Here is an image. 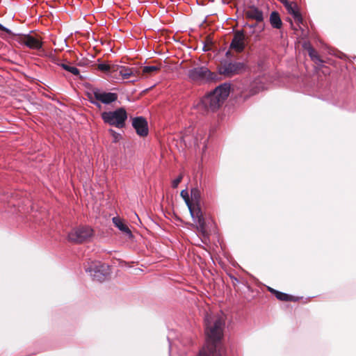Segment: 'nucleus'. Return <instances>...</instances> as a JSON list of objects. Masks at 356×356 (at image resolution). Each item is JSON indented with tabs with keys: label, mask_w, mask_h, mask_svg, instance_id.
I'll list each match as a JSON object with an SVG mask.
<instances>
[{
	"label": "nucleus",
	"mask_w": 356,
	"mask_h": 356,
	"mask_svg": "<svg viewBox=\"0 0 356 356\" xmlns=\"http://www.w3.org/2000/svg\"><path fill=\"white\" fill-rule=\"evenodd\" d=\"M207 341L197 356H222L225 348L221 343L225 327L222 314H207L204 318Z\"/></svg>",
	"instance_id": "obj_1"
},
{
	"label": "nucleus",
	"mask_w": 356,
	"mask_h": 356,
	"mask_svg": "<svg viewBox=\"0 0 356 356\" xmlns=\"http://www.w3.org/2000/svg\"><path fill=\"white\" fill-rule=\"evenodd\" d=\"M229 84L224 83L219 86L200 101L196 106L197 109L202 114L216 111L229 96Z\"/></svg>",
	"instance_id": "obj_2"
},
{
	"label": "nucleus",
	"mask_w": 356,
	"mask_h": 356,
	"mask_svg": "<svg viewBox=\"0 0 356 356\" xmlns=\"http://www.w3.org/2000/svg\"><path fill=\"white\" fill-rule=\"evenodd\" d=\"M189 211L198 232L204 235L205 220L201 209V193L198 188L191 189Z\"/></svg>",
	"instance_id": "obj_3"
},
{
	"label": "nucleus",
	"mask_w": 356,
	"mask_h": 356,
	"mask_svg": "<svg viewBox=\"0 0 356 356\" xmlns=\"http://www.w3.org/2000/svg\"><path fill=\"white\" fill-rule=\"evenodd\" d=\"M104 122L118 128H122L127 118V113L124 108H119L114 111H105L102 113Z\"/></svg>",
	"instance_id": "obj_4"
},
{
	"label": "nucleus",
	"mask_w": 356,
	"mask_h": 356,
	"mask_svg": "<svg viewBox=\"0 0 356 356\" xmlns=\"http://www.w3.org/2000/svg\"><path fill=\"white\" fill-rule=\"evenodd\" d=\"M86 271L93 280L97 282L104 281L110 274L108 266L97 261L88 262L86 266Z\"/></svg>",
	"instance_id": "obj_5"
},
{
	"label": "nucleus",
	"mask_w": 356,
	"mask_h": 356,
	"mask_svg": "<svg viewBox=\"0 0 356 356\" xmlns=\"http://www.w3.org/2000/svg\"><path fill=\"white\" fill-rule=\"evenodd\" d=\"M188 77L193 81H209L216 79L217 75L212 73L207 67H196L188 72Z\"/></svg>",
	"instance_id": "obj_6"
},
{
	"label": "nucleus",
	"mask_w": 356,
	"mask_h": 356,
	"mask_svg": "<svg viewBox=\"0 0 356 356\" xmlns=\"http://www.w3.org/2000/svg\"><path fill=\"white\" fill-rule=\"evenodd\" d=\"M89 98L92 104L98 108H101L99 102L104 104H111L118 99V95L114 92H106L99 89H95L93 90L92 95Z\"/></svg>",
	"instance_id": "obj_7"
},
{
	"label": "nucleus",
	"mask_w": 356,
	"mask_h": 356,
	"mask_svg": "<svg viewBox=\"0 0 356 356\" xmlns=\"http://www.w3.org/2000/svg\"><path fill=\"white\" fill-rule=\"evenodd\" d=\"M193 134L194 129L192 127H188L185 130L184 135L181 136V140L186 146H190L192 144L195 146H199L200 143L204 144L207 140L205 132L203 130L197 131L195 136H193Z\"/></svg>",
	"instance_id": "obj_8"
},
{
	"label": "nucleus",
	"mask_w": 356,
	"mask_h": 356,
	"mask_svg": "<svg viewBox=\"0 0 356 356\" xmlns=\"http://www.w3.org/2000/svg\"><path fill=\"white\" fill-rule=\"evenodd\" d=\"M92 229L86 226L73 229L68 234V240L75 243L88 241L92 236Z\"/></svg>",
	"instance_id": "obj_9"
},
{
	"label": "nucleus",
	"mask_w": 356,
	"mask_h": 356,
	"mask_svg": "<svg viewBox=\"0 0 356 356\" xmlns=\"http://www.w3.org/2000/svg\"><path fill=\"white\" fill-rule=\"evenodd\" d=\"M246 69V65L244 63L241 62H224L221 63L218 67V71L220 74L227 76H232L233 75L239 74Z\"/></svg>",
	"instance_id": "obj_10"
},
{
	"label": "nucleus",
	"mask_w": 356,
	"mask_h": 356,
	"mask_svg": "<svg viewBox=\"0 0 356 356\" xmlns=\"http://www.w3.org/2000/svg\"><path fill=\"white\" fill-rule=\"evenodd\" d=\"M114 68L115 70H113L114 72L113 79H118L121 77L122 79H127L132 76H136L138 74V70L135 67L115 65Z\"/></svg>",
	"instance_id": "obj_11"
},
{
	"label": "nucleus",
	"mask_w": 356,
	"mask_h": 356,
	"mask_svg": "<svg viewBox=\"0 0 356 356\" xmlns=\"http://www.w3.org/2000/svg\"><path fill=\"white\" fill-rule=\"evenodd\" d=\"M132 126L140 136H146L148 134V125L147 120L143 117H137L133 119Z\"/></svg>",
	"instance_id": "obj_12"
},
{
	"label": "nucleus",
	"mask_w": 356,
	"mask_h": 356,
	"mask_svg": "<svg viewBox=\"0 0 356 356\" xmlns=\"http://www.w3.org/2000/svg\"><path fill=\"white\" fill-rule=\"evenodd\" d=\"M245 36L242 31L235 33L230 44V49L237 52H241L245 48Z\"/></svg>",
	"instance_id": "obj_13"
},
{
	"label": "nucleus",
	"mask_w": 356,
	"mask_h": 356,
	"mask_svg": "<svg viewBox=\"0 0 356 356\" xmlns=\"http://www.w3.org/2000/svg\"><path fill=\"white\" fill-rule=\"evenodd\" d=\"M22 44H25L30 49H39L42 47V42L38 38L32 35H24L21 39Z\"/></svg>",
	"instance_id": "obj_14"
},
{
	"label": "nucleus",
	"mask_w": 356,
	"mask_h": 356,
	"mask_svg": "<svg viewBox=\"0 0 356 356\" xmlns=\"http://www.w3.org/2000/svg\"><path fill=\"white\" fill-rule=\"evenodd\" d=\"M112 221L115 226L118 227L128 239H132L133 234L131 231L121 218L118 217H113Z\"/></svg>",
	"instance_id": "obj_15"
},
{
	"label": "nucleus",
	"mask_w": 356,
	"mask_h": 356,
	"mask_svg": "<svg viewBox=\"0 0 356 356\" xmlns=\"http://www.w3.org/2000/svg\"><path fill=\"white\" fill-rule=\"evenodd\" d=\"M245 15L248 18L254 19L258 23L261 22L264 20L263 12L255 6L250 7L245 11Z\"/></svg>",
	"instance_id": "obj_16"
},
{
	"label": "nucleus",
	"mask_w": 356,
	"mask_h": 356,
	"mask_svg": "<svg viewBox=\"0 0 356 356\" xmlns=\"http://www.w3.org/2000/svg\"><path fill=\"white\" fill-rule=\"evenodd\" d=\"M285 6L288 10V12L293 17L294 19L298 23H302V18L299 13V12L296 10V6H293L289 3L285 4Z\"/></svg>",
	"instance_id": "obj_17"
},
{
	"label": "nucleus",
	"mask_w": 356,
	"mask_h": 356,
	"mask_svg": "<svg viewBox=\"0 0 356 356\" xmlns=\"http://www.w3.org/2000/svg\"><path fill=\"white\" fill-rule=\"evenodd\" d=\"M270 22L273 27L275 29H280L282 26L281 19L276 12H273L270 16Z\"/></svg>",
	"instance_id": "obj_18"
},
{
	"label": "nucleus",
	"mask_w": 356,
	"mask_h": 356,
	"mask_svg": "<svg viewBox=\"0 0 356 356\" xmlns=\"http://www.w3.org/2000/svg\"><path fill=\"white\" fill-rule=\"evenodd\" d=\"M114 67H115V65L107 63H100L98 65V69L99 70L107 73L112 78H113L114 76V72H113V70H115Z\"/></svg>",
	"instance_id": "obj_19"
},
{
	"label": "nucleus",
	"mask_w": 356,
	"mask_h": 356,
	"mask_svg": "<svg viewBox=\"0 0 356 356\" xmlns=\"http://www.w3.org/2000/svg\"><path fill=\"white\" fill-rule=\"evenodd\" d=\"M269 291H271L272 293H275L276 298L280 300H284V301L295 300V299L292 296H291L286 293H284L275 291L271 288H269Z\"/></svg>",
	"instance_id": "obj_20"
},
{
	"label": "nucleus",
	"mask_w": 356,
	"mask_h": 356,
	"mask_svg": "<svg viewBox=\"0 0 356 356\" xmlns=\"http://www.w3.org/2000/svg\"><path fill=\"white\" fill-rule=\"evenodd\" d=\"M57 65L58 66H60L63 69L65 70L72 73L74 75H79V70L78 68L71 66L67 63H58Z\"/></svg>",
	"instance_id": "obj_21"
},
{
	"label": "nucleus",
	"mask_w": 356,
	"mask_h": 356,
	"mask_svg": "<svg viewBox=\"0 0 356 356\" xmlns=\"http://www.w3.org/2000/svg\"><path fill=\"white\" fill-rule=\"evenodd\" d=\"M159 70V67L157 66H145L142 68V72L143 74H152Z\"/></svg>",
	"instance_id": "obj_22"
},
{
	"label": "nucleus",
	"mask_w": 356,
	"mask_h": 356,
	"mask_svg": "<svg viewBox=\"0 0 356 356\" xmlns=\"http://www.w3.org/2000/svg\"><path fill=\"white\" fill-rule=\"evenodd\" d=\"M181 196L184 200L188 208L189 209L190 205V197L188 195V193L186 190H183L181 192Z\"/></svg>",
	"instance_id": "obj_23"
},
{
	"label": "nucleus",
	"mask_w": 356,
	"mask_h": 356,
	"mask_svg": "<svg viewBox=\"0 0 356 356\" xmlns=\"http://www.w3.org/2000/svg\"><path fill=\"white\" fill-rule=\"evenodd\" d=\"M308 53L313 60H319L316 51L312 47H309Z\"/></svg>",
	"instance_id": "obj_24"
},
{
	"label": "nucleus",
	"mask_w": 356,
	"mask_h": 356,
	"mask_svg": "<svg viewBox=\"0 0 356 356\" xmlns=\"http://www.w3.org/2000/svg\"><path fill=\"white\" fill-rule=\"evenodd\" d=\"M109 132L111 133L112 138H113V142L117 143L118 142L121 138V135L113 129H109Z\"/></svg>",
	"instance_id": "obj_25"
},
{
	"label": "nucleus",
	"mask_w": 356,
	"mask_h": 356,
	"mask_svg": "<svg viewBox=\"0 0 356 356\" xmlns=\"http://www.w3.org/2000/svg\"><path fill=\"white\" fill-rule=\"evenodd\" d=\"M182 179V175H179L177 178L175 179L172 181V188H177L179 185V184L181 182Z\"/></svg>",
	"instance_id": "obj_26"
},
{
	"label": "nucleus",
	"mask_w": 356,
	"mask_h": 356,
	"mask_svg": "<svg viewBox=\"0 0 356 356\" xmlns=\"http://www.w3.org/2000/svg\"><path fill=\"white\" fill-rule=\"evenodd\" d=\"M248 27H250V29H254V28L257 27V28H258V29H259V30H258V32H259V33L261 32V31L264 30V25H262V24H261V25H259V24H258V25H257V24H254L248 25Z\"/></svg>",
	"instance_id": "obj_27"
},
{
	"label": "nucleus",
	"mask_w": 356,
	"mask_h": 356,
	"mask_svg": "<svg viewBox=\"0 0 356 356\" xmlns=\"http://www.w3.org/2000/svg\"><path fill=\"white\" fill-rule=\"evenodd\" d=\"M0 30L3 31L8 34L11 33V31L6 27L3 26L2 24H0Z\"/></svg>",
	"instance_id": "obj_28"
},
{
	"label": "nucleus",
	"mask_w": 356,
	"mask_h": 356,
	"mask_svg": "<svg viewBox=\"0 0 356 356\" xmlns=\"http://www.w3.org/2000/svg\"><path fill=\"white\" fill-rule=\"evenodd\" d=\"M229 54H230V52H229V51H228L226 53V55H227V56H229Z\"/></svg>",
	"instance_id": "obj_29"
}]
</instances>
